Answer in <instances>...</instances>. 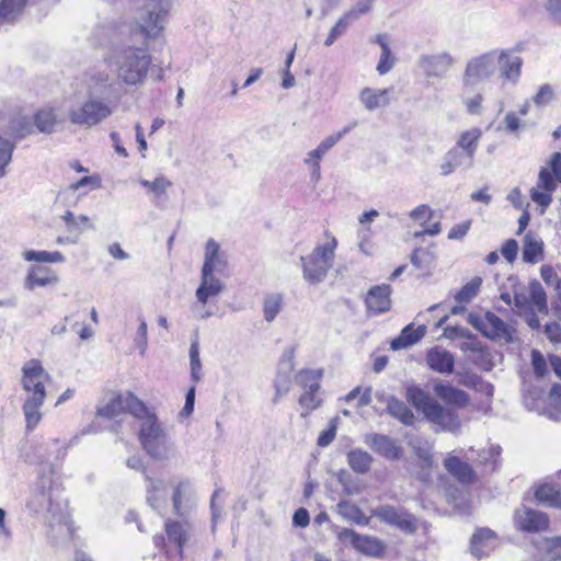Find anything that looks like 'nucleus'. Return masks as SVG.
I'll return each instance as SVG.
<instances>
[{
  "mask_svg": "<svg viewBox=\"0 0 561 561\" xmlns=\"http://www.w3.org/2000/svg\"><path fill=\"white\" fill-rule=\"evenodd\" d=\"M447 160H450L456 168L463 167L470 169L473 165L474 157H469V153L459 147H453L446 152Z\"/></svg>",
  "mask_w": 561,
  "mask_h": 561,
  "instance_id": "nucleus-47",
  "label": "nucleus"
},
{
  "mask_svg": "<svg viewBox=\"0 0 561 561\" xmlns=\"http://www.w3.org/2000/svg\"><path fill=\"white\" fill-rule=\"evenodd\" d=\"M545 8L551 19L561 25V0H546Z\"/></svg>",
  "mask_w": 561,
  "mask_h": 561,
  "instance_id": "nucleus-62",
  "label": "nucleus"
},
{
  "mask_svg": "<svg viewBox=\"0 0 561 561\" xmlns=\"http://www.w3.org/2000/svg\"><path fill=\"white\" fill-rule=\"evenodd\" d=\"M34 125L39 133L51 134L57 125L56 113L51 108H44L34 115Z\"/></svg>",
  "mask_w": 561,
  "mask_h": 561,
  "instance_id": "nucleus-40",
  "label": "nucleus"
},
{
  "mask_svg": "<svg viewBox=\"0 0 561 561\" xmlns=\"http://www.w3.org/2000/svg\"><path fill=\"white\" fill-rule=\"evenodd\" d=\"M321 378V371L312 369H302L297 376V382L305 389L311 391H318L320 388L319 380Z\"/></svg>",
  "mask_w": 561,
  "mask_h": 561,
  "instance_id": "nucleus-42",
  "label": "nucleus"
},
{
  "mask_svg": "<svg viewBox=\"0 0 561 561\" xmlns=\"http://www.w3.org/2000/svg\"><path fill=\"white\" fill-rule=\"evenodd\" d=\"M280 369H284V378H280V376H278L274 381L276 397H280L282 394L288 391L287 383L289 379V374L294 369V350H288L284 353L283 359L280 362Z\"/></svg>",
  "mask_w": 561,
  "mask_h": 561,
  "instance_id": "nucleus-32",
  "label": "nucleus"
},
{
  "mask_svg": "<svg viewBox=\"0 0 561 561\" xmlns=\"http://www.w3.org/2000/svg\"><path fill=\"white\" fill-rule=\"evenodd\" d=\"M531 365L534 368L535 374L538 377H543L547 374V363L542 354L537 351H531Z\"/></svg>",
  "mask_w": 561,
  "mask_h": 561,
  "instance_id": "nucleus-57",
  "label": "nucleus"
},
{
  "mask_svg": "<svg viewBox=\"0 0 561 561\" xmlns=\"http://www.w3.org/2000/svg\"><path fill=\"white\" fill-rule=\"evenodd\" d=\"M434 260V253L424 248H416L411 255V263L413 266L423 271H430Z\"/></svg>",
  "mask_w": 561,
  "mask_h": 561,
  "instance_id": "nucleus-43",
  "label": "nucleus"
},
{
  "mask_svg": "<svg viewBox=\"0 0 561 561\" xmlns=\"http://www.w3.org/2000/svg\"><path fill=\"white\" fill-rule=\"evenodd\" d=\"M140 184L145 187H148L157 196H161L162 194H164L167 188L171 186V182L165 178H157L152 182L148 180H142Z\"/></svg>",
  "mask_w": 561,
  "mask_h": 561,
  "instance_id": "nucleus-55",
  "label": "nucleus"
},
{
  "mask_svg": "<svg viewBox=\"0 0 561 561\" xmlns=\"http://www.w3.org/2000/svg\"><path fill=\"white\" fill-rule=\"evenodd\" d=\"M392 94L393 88H364L360 90L358 99L367 111H376L387 107L391 102Z\"/></svg>",
  "mask_w": 561,
  "mask_h": 561,
  "instance_id": "nucleus-17",
  "label": "nucleus"
},
{
  "mask_svg": "<svg viewBox=\"0 0 561 561\" xmlns=\"http://www.w3.org/2000/svg\"><path fill=\"white\" fill-rule=\"evenodd\" d=\"M522 58L502 51L497 56V67L501 76L507 80L516 81L520 73Z\"/></svg>",
  "mask_w": 561,
  "mask_h": 561,
  "instance_id": "nucleus-28",
  "label": "nucleus"
},
{
  "mask_svg": "<svg viewBox=\"0 0 561 561\" xmlns=\"http://www.w3.org/2000/svg\"><path fill=\"white\" fill-rule=\"evenodd\" d=\"M337 511L345 519L356 524H363L364 515L357 505L348 501H341L337 504Z\"/></svg>",
  "mask_w": 561,
  "mask_h": 561,
  "instance_id": "nucleus-48",
  "label": "nucleus"
},
{
  "mask_svg": "<svg viewBox=\"0 0 561 561\" xmlns=\"http://www.w3.org/2000/svg\"><path fill=\"white\" fill-rule=\"evenodd\" d=\"M517 252H518V243L514 239L506 240L501 248L502 255L510 263H513L516 260Z\"/></svg>",
  "mask_w": 561,
  "mask_h": 561,
  "instance_id": "nucleus-58",
  "label": "nucleus"
},
{
  "mask_svg": "<svg viewBox=\"0 0 561 561\" xmlns=\"http://www.w3.org/2000/svg\"><path fill=\"white\" fill-rule=\"evenodd\" d=\"M481 285L482 278L479 276L473 277L470 282L461 287V289L456 294L455 299L458 302H469L478 295Z\"/></svg>",
  "mask_w": 561,
  "mask_h": 561,
  "instance_id": "nucleus-46",
  "label": "nucleus"
},
{
  "mask_svg": "<svg viewBox=\"0 0 561 561\" xmlns=\"http://www.w3.org/2000/svg\"><path fill=\"white\" fill-rule=\"evenodd\" d=\"M284 306V296L280 293H267L263 298V316L267 322H273Z\"/></svg>",
  "mask_w": 561,
  "mask_h": 561,
  "instance_id": "nucleus-35",
  "label": "nucleus"
},
{
  "mask_svg": "<svg viewBox=\"0 0 561 561\" xmlns=\"http://www.w3.org/2000/svg\"><path fill=\"white\" fill-rule=\"evenodd\" d=\"M210 266V275H215V272L221 273L226 267V262L219 256V244L209 239L206 243L205 260L202 268H206V265Z\"/></svg>",
  "mask_w": 561,
  "mask_h": 561,
  "instance_id": "nucleus-33",
  "label": "nucleus"
},
{
  "mask_svg": "<svg viewBox=\"0 0 561 561\" xmlns=\"http://www.w3.org/2000/svg\"><path fill=\"white\" fill-rule=\"evenodd\" d=\"M548 169L554 174V178L561 183V150L551 154L548 161Z\"/></svg>",
  "mask_w": 561,
  "mask_h": 561,
  "instance_id": "nucleus-64",
  "label": "nucleus"
},
{
  "mask_svg": "<svg viewBox=\"0 0 561 561\" xmlns=\"http://www.w3.org/2000/svg\"><path fill=\"white\" fill-rule=\"evenodd\" d=\"M335 238L324 244L318 245L308 256H300L304 278L310 284L322 282L329 270L333 266L334 251L336 248Z\"/></svg>",
  "mask_w": 561,
  "mask_h": 561,
  "instance_id": "nucleus-6",
  "label": "nucleus"
},
{
  "mask_svg": "<svg viewBox=\"0 0 561 561\" xmlns=\"http://www.w3.org/2000/svg\"><path fill=\"white\" fill-rule=\"evenodd\" d=\"M190 365H191V377L194 382H198L202 379V362L199 359V345L198 341H194L190 347Z\"/></svg>",
  "mask_w": 561,
  "mask_h": 561,
  "instance_id": "nucleus-50",
  "label": "nucleus"
},
{
  "mask_svg": "<svg viewBox=\"0 0 561 561\" xmlns=\"http://www.w3.org/2000/svg\"><path fill=\"white\" fill-rule=\"evenodd\" d=\"M523 261L535 264L543 259V242L540 238L527 233L523 244Z\"/></svg>",
  "mask_w": 561,
  "mask_h": 561,
  "instance_id": "nucleus-27",
  "label": "nucleus"
},
{
  "mask_svg": "<svg viewBox=\"0 0 561 561\" xmlns=\"http://www.w3.org/2000/svg\"><path fill=\"white\" fill-rule=\"evenodd\" d=\"M445 468L462 483H472L476 479L474 471L467 462L458 457H449L445 460Z\"/></svg>",
  "mask_w": 561,
  "mask_h": 561,
  "instance_id": "nucleus-29",
  "label": "nucleus"
},
{
  "mask_svg": "<svg viewBox=\"0 0 561 561\" xmlns=\"http://www.w3.org/2000/svg\"><path fill=\"white\" fill-rule=\"evenodd\" d=\"M172 3L165 0H145L136 13V24L146 38H158L169 21Z\"/></svg>",
  "mask_w": 561,
  "mask_h": 561,
  "instance_id": "nucleus-4",
  "label": "nucleus"
},
{
  "mask_svg": "<svg viewBox=\"0 0 561 561\" xmlns=\"http://www.w3.org/2000/svg\"><path fill=\"white\" fill-rule=\"evenodd\" d=\"M341 539H350L353 547L371 557H381L385 552V545L376 537L364 536L353 529L345 528L340 534Z\"/></svg>",
  "mask_w": 561,
  "mask_h": 561,
  "instance_id": "nucleus-14",
  "label": "nucleus"
},
{
  "mask_svg": "<svg viewBox=\"0 0 561 561\" xmlns=\"http://www.w3.org/2000/svg\"><path fill=\"white\" fill-rule=\"evenodd\" d=\"M356 126L357 121H353L339 133L328 136L319 144V146L314 150L310 151L308 156L319 161L337 141H340L343 138V136L348 134Z\"/></svg>",
  "mask_w": 561,
  "mask_h": 561,
  "instance_id": "nucleus-30",
  "label": "nucleus"
},
{
  "mask_svg": "<svg viewBox=\"0 0 561 561\" xmlns=\"http://www.w3.org/2000/svg\"><path fill=\"white\" fill-rule=\"evenodd\" d=\"M224 290L222 282L215 275H210V266L202 268L201 284L196 290V299L205 306L211 297L218 296Z\"/></svg>",
  "mask_w": 561,
  "mask_h": 561,
  "instance_id": "nucleus-16",
  "label": "nucleus"
},
{
  "mask_svg": "<svg viewBox=\"0 0 561 561\" xmlns=\"http://www.w3.org/2000/svg\"><path fill=\"white\" fill-rule=\"evenodd\" d=\"M407 399L428 421L443 430L451 433H457L460 430L461 424L458 414L454 410L440 405L422 389L417 387L408 388Z\"/></svg>",
  "mask_w": 561,
  "mask_h": 561,
  "instance_id": "nucleus-3",
  "label": "nucleus"
},
{
  "mask_svg": "<svg viewBox=\"0 0 561 561\" xmlns=\"http://www.w3.org/2000/svg\"><path fill=\"white\" fill-rule=\"evenodd\" d=\"M559 181L548 168H541L538 174L537 187L530 190L531 199L543 209L552 203V193L557 190Z\"/></svg>",
  "mask_w": 561,
  "mask_h": 561,
  "instance_id": "nucleus-13",
  "label": "nucleus"
},
{
  "mask_svg": "<svg viewBox=\"0 0 561 561\" xmlns=\"http://www.w3.org/2000/svg\"><path fill=\"white\" fill-rule=\"evenodd\" d=\"M354 21L347 15L345 12L334 24V26L330 30L328 37L324 41L325 46H331L333 43L342 36L350 24H352Z\"/></svg>",
  "mask_w": 561,
  "mask_h": 561,
  "instance_id": "nucleus-49",
  "label": "nucleus"
},
{
  "mask_svg": "<svg viewBox=\"0 0 561 561\" xmlns=\"http://www.w3.org/2000/svg\"><path fill=\"white\" fill-rule=\"evenodd\" d=\"M57 275L48 267L34 265L30 268L25 278V287L33 290L35 287H44L58 283Z\"/></svg>",
  "mask_w": 561,
  "mask_h": 561,
  "instance_id": "nucleus-24",
  "label": "nucleus"
},
{
  "mask_svg": "<svg viewBox=\"0 0 561 561\" xmlns=\"http://www.w3.org/2000/svg\"><path fill=\"white\" fill-rule=\"evenodd\" d=\"M317 391L306 390V392L300 397L299 403L302 408L307 410H314L320 404V400L316 397Z\"/></svg>",
  "mask_w": 561,
  "mask_h": 561,
  "instance_id": "nucleus-63",
  "label": "nucleus"
},
{
  "mask_svg": "<svg viewBox=\"0 0 561 561\" xmlns=\"http://www.w3.org/2000/svg\"><path fill=\"white\" fill-rule=\"evenodd\" d=\"M147 334H148L147 323L144 319H141L138 330H137V336L135 340L141 355L145 354L146 348H147V343H148Z\"/></svg>",
  "mask_w": 561,
  "mask_h": 561,
  "instance_id": "nucleus-60",
  "label": "nucleus"
},
{
  "mask_svg": "<svg viewBox=\"0 0 561 561\" xmlns=\"http://www.w3.org/2000/svg\"><path fill=\"white\" fill-rule=\"evenodd\" d=\"M26 0H1L0 1V22H14L23 12Z\"/></svg>",
  "mask_w": 561,
  "mask_h": 561,
  "instance_id": "nucleus-37",
  "label": "nucleus"
},
{
  "mask_svg": "<svg viewBox=\"0 0 561 561\" xmlns=\"http://www.w3.org/2000/svg\"><path fill=\"white\" fill-rule=\"evenodd\" d=\"M391 287L382 284L371 287L366 296L365 304L369 311L374 313H382L391 308Z\"/></svg>",
  "mask_w": 561,
  "mask_h": 561,
  "instance_id": "nucleus-19",
  "label": "nucleus"
},
{
  "mask_svg": "<svg viewBox=\"0 0 561 561\" xmlns=\"http://www.w3.org/2000/svg\"><path fill=\"white\" fill-rule=\"evenodd\" d=\"M181 520L167 519L164 523L168 541L175 545L179 556L183 557V548L192 535V525L188 517Z\"/></svg>",
  "mask_w": 561,
  "mask_h": 561,
  "instance_id": "nucleus-15",
  "label": "nucleus"
},
{
  "mask_svg": "<svg viewBox=\"0 0 561 561\" xmlns=\"http://www.w3.org/2000/svg\"><path fill=\"white\" fill-rule=\"evenodd\" d=\"M426 363L434 371L450 374L455 367V357L449 351L436 346L427 352Z\"/></svg>",
  "mask_w": 561,
  "mask_h": 561,
  "instance_id": "nucleus-22",
  "label": "nucleus"
},
{
  "mask_svg": "<svg viewBox=\"0 0 561 561\" xmlns=\"http://www.w3.org/2000/svg\"><path fill=\"white\" fill-rule=\"evenodd\" d=\"M167 485L162 479L146 476V500L153 510H160L165 501Z\"/></svg>",
  "mask_w": 561,
  "mask_h": 561,
  "instance_id": "nucleus-26",
  "label": "nucleus"
},
{
  "mask_svg": "<svg viewBox=\"0 0 561 561\" xmlns=\"http://www.w3.org/2000/svg\"><path fill=\"white\" fill-rule=\"evenodd\" d=\"M125 413L124 396L112 394L108 401L98 408V415L106 419H115Z\"/></svg>",
  "mask_w": 561,
  "mask_h": 561,
  "instance_id": "nucleus-39",
  "label": "nucleus"
},
{
  "mask_svg": "<svg viewBox=\"0 0 561 561\" xmlns=\"http://www.w3.org/2000/svg\"><path fill=\"white\" fill-rule=\"evenodd\" d=\"M371 0H358L354 7L346 11L347 15L355 22L360 19V16L370 12L373 8Z\"/></svg>",
  "mask_w": 561,
  "mask_h": 561,
  "instance_id": "nucleus-53",
  "label": "nucleus"
},
{
  "mask_svg": "<svg viewBox=\"0 0 561 561\" xmlns=\"http://www.w3.org/2000/svg\"><path fill=\"white\" fill-rule=\"evenodd\" d=\"M366 444L378 455L389 459L397 460L402 455V448L393 438L382 434H374L366 439Z\"/></svg>",
  "mask_w": 561,
  "mask_h": 561,
  "instance_id": "nucleus-20",
  "label": "nucleus"
},
{
  "mask_svg": "<svg viewBox=\"0 0 561 561\" xmlns=\"http://www.w3.org/2000/svg\"><path fill=\"white\" fill-rule=\"evenodd\" d=\"M433 214L434 213L428 205L422 204L412 209L409 217L412 220L420 222L421 226H425L426 221L432 219Z\"/></svg>",
  "mask_w": 561,
  "mask_h": 561,
  "instance_id": "nucleus-52",
  "label": "nucleus"
},
{
  "mask_svg": "<svg viewBox=\"0 0 561 561\" xmlns=\"http://www.w3.org/2000/svg\"><path fill=\"white\" fill-rule=\"evenodd\" d=\"M34 121L30 117H18L11 123V130L18 138H25L34 133Z\"/></svg>",
  "mask_w": 561,
  "mask_h": 561,
  "instance_id": "nucleus-51",
  "label": "nucleus"
},
{
  "mask_svg": "<svg viewBox=\"0 0 561 561\" xmlns=\"http://www.w3.org/2000/svg\"><path fill=\"white\" fill-rule=\"evenodd\" d=\"M454 62L448 53L425 55L420 59V66L428 77H444Z\"/></svg>",
  "mask_w": 561,
  "mask_h": 561,
  "instance_id": "nucleus-21",
  "label": "nucleus"
},
{
  "mask_svg": "<svg viewBox=\"0 0 561 561\" xmlns=\"http://www.w3.org/2000/svg\"><path fill=\"white\" fill-rule=\"evenodd\" d=\"M171 502L176 516L188 517L195 505L194 489L188 480H181L173 485Z\"/></svg>",
  "mask_w": 561,
  "mask_h": 561,
  "instance_id": "nucleus-12",
  "label": "nucleus"
},
{
  "mask_svg": "<svg viewBox=\"0 0 561 561\" xmlns=\"http://www.w3.org/2000/svg\"><path fill=\"white\" fill-rule=\"evenodd\" d=\"M482 133L479 128L466 130L460 134L455 147L463 149L469 157H474Z\"/></svg>",
  "mask_w": 561,
  "mask_h": 561,
  "instance_id": "nucleus-41",
  "label": "nucleus"
},
{
  "mask_svg": "<svg viewBox=\"0 0 561 561\" xmlns=\"http://www.w3.org/2000/svg\"><path fill=\"white\" fill-rule=\"evenodd\" d=\"M426 334V327L425 325H419L417 328H414V325L411 323L402 329L400 335L391 341V348L402 350L407 348L411 345H414L419 341H421L424 335Z\"/></svg>",
  "mask_w": 561,
  "mask_h": 561,
  "instance_id": "nucleus-25",
  "label": "nucleus"
},
{
  "mask_svg": "<svg viewBox=\"0 0 561 561\" xmlns=\"http://www.w3.org/2000/svg\"><path fill=\"white\" fill-rule=\"evenodd\" d=\"M497 69V56L495 51H490L472 58L466 67L463 84L466 87L476 85L489 79Z\"/></svg>",
  "mask_w": 561,
  "mask_h": 561,
  "instance_id": "nucleus-9",
  "label": "nucleus"
},
{
  "mask_svg": "<svg viewBox=\"0 0 561 561\" xmlns=\"http://www.w3.org/2000/svg\"><path fill=\"white\" fill-rule=\"evenodd\" d=\"M22 387L27 392L22 410L26 423L25 428L27 432H32L42 420L39 409L46 398L44 382L50 377L38 359L27 360L22 367Z\"/></svg>",
  "mask_w": 561,
  "mask_h": 561,
  "instance_id": "nucleus-1",
  "label": "nucleus"
},
{
  "mask_svg": "<svg viewBox=\"0 0 561 561\" xmlns=\"http://www.w3.org/2000/svg\"><path fill=\"white\" fill-rule=\"evenodd\" d=\"M529 304H531L539 313H548L547 294L537 279H533L528 284Z\"/></svg>",
  "mask_w": 561,
  "mask_h": 561,
  "instance_id": "nucleus-38",
  "label": "nucleus"
},
{
  "mask_svg": "<svg viewBox=\"0 0 561 561\" xmlns=\"http://www.w3.org/2000/svg\"><path fill=\"white\" fill-rule=\"evenodd\" d=\"M468 322L479 331L483 336L493 341H513L514 330L505 323L500 317L491 311L470 312Z\"/></svg>",
  "mask_w": 561,
  "mask_h": 561,
  "instance_id": "nucleus-7",
  "label": "nucleus"
},
{
  "mask_svg": "<svg viewBox=\"0 0 561 561\" xmlns=\"http://www.w3.org/2000/svg\"><path fill=\"white\" fill-rule=\"evenodd\" d=\"M514 523L522 531L539 533L549 528L550 520L546 513L523 506L515 511Z\"/></svg>",
  "mask_w": 561,
  "mask_h": 561,
  "instance_id": "nucleus-11",
  "label": "nucleus"
},
{
  "mask_svg": "<svg viewBox=\"0 0 561 561\" xmlns=\"http://www.w3.org/2000/svg\"><path fill=\"white\" fill-rule=\"evenodd\" d=\"M151 56L142 48L127 47L117 56V76L126 84L141 83L148 73Z\"/></svg>",
  "mask_w": 561,
  "mask_h": 561,
  "instance_id": "nucleus-5",
  "label": "nucleus"
},
{
  "mask_svg": "<svg viewBox=\"0 0 561 561\" xmlns=\"http://www.w3.org/2000/svg\"><path fill=\"white\" fill-rule=\"evenodd\" d=\"M435 394L445 403L463 408L469 403V396L461 389L449 383L436 382L433 387Z\"/></svg>",
  "mask_w": 561,
  "mask_h": 561,
  "instance_id": "nucleus-23",
  "label": "nucleus"
},
{
  "mask_svg": "<svg viewBox=\"0 0 561 561\" xmlns=\"http://www.w3.org/2000/svg\"><path fill=\"white\" fill-rule=\"evenodd\" d=\"M15 145L0 136V169L3 170L12 159Z\"/></svg>",
  "mask_w": 561,
  "mask_h": 561,
  "instance_id": "nucleus-54",
  "label": "nucleus"
},
{
  "mask_svg": "<svg viewBox=\"0 0 561 561\" xmlns=\"http://www.w3.org/2000/svg\"><path fill=\"white\" fill-rule=\"evenodd\" d=\"M124 404H125V412H129L134 416L138 419H142V421L148 416L151 415L146 405L133 393H127L124 396Z\"/></svg>",
  "mask_w": 561,
  "mask_h": 561,
  "instance_id": "nucleus-45",
  "label": "nucleus"
},
{
  "mask_svg": "<svg viewBox=\"0 0 561 561\" xmlns=\"http://www.w3.org/2000/svg\"><path fill=\"white\" fill-rule=\"evenodd\" d=\"M536 500L550 507L561 508V489L554 484L543 483L535 492Z\"/></svg>",
  "mask_w": 561,
  "mask_h": 561,
  "instance_id": "nucleus-31",
  "label": "nucleus"
},
{
  "mask_svg": "<svg viewBox=\"0 0 561 561\" xmlns=\"http://www.w3.org/2000/svg\"><path fill=\"white\" fill-rule=\"evenodd\" d=\"M139 440L147 455L158 461L176 456L174 443L156 415H148L140 424Z\"/></svg>",
  "mask_w": 561,
  "mask_h": 561,
  "instance_id": "nucleus-2",
  "label": "nucleus"
},
{
  "mask_svg": "<svg viewBox=\"0 0 561 561\" xmlns=\"http://www.w3.org/2000/svg\"><path fill=\"white\" fill-rule=\"evenodd\" d=\"M348 466L357 473H366L370 470L373 457L363 449H353L347 454Z\"/></svg>",
  "mask_w": 561,
  "mask_h": 561,
  "instance_id": "nucleus-36",
  "label": "nucleus"
},
{
  "mask_svg": "<svg viewBox=\"0 0 561 561\" xmlns=\"http://www.w3.org/2000/svg\"><path fill=\"white\" fill-rule=\"evenodd\" d=\"M552 96L553 91L551 87L549 84H543L533 98V101L537 106H543L552 100Z\"/></svg>",
  "mask_w": 561,
  "mask_h": 561,
  "instance_id": "nucleus-59",
  "label": "nucleus"
},
{
  "mask_svg": "<svg viewBox=\"0 0 561 561\" xmlns=\"http://www.w3.org/2000/svg\"><path fill=\"white\" fill-rule=\"evenodd\" d=\"M444 334L448 339H456V337H465V339H472L473 334L465 327H447L444 330Z\"/></svg>",
  "mask_w": 561,
  "mask_h": 561,
  "instance_id": "nucleus-61",
  "label": "nucleus"
},
{
  "mask_svg": "<svg viewBox=\"0 0 561 561\" xmlns=\"http://www.w3.org/2000/svg\"><path fill=\"white\" fill-rule=\"evenodd\" d=\"M23 257L28 262L36 261L48 263H59L65 260L64 255L59 251L48 252L28 250L23 253Z\"/></svg>",
  "mask_w": 561,
  "mask_h": 561,
  "instance_id": "nucleus-44",
  "label": "nucleus"
},
{
  "mask_svg": "<svg viewBox=\"0 0 561 561\" xmlns=\"http://www.w3.org/2000/svg\"><path fill=\"white\" fill-rule=\"evenodd\" d=\"M374 515L380 522L396 527L405 534H414L417 530V519L403 508L381 505L374 511Z\"/></svg>",
  "mask_w": 561,
  "mask_h": 561,
  "instance_id": "nucleus-10",
  "label": "nucleus"
},
{
  "mask_svg": "<svg viewBox=\"0 0 561 561\" xmlns=\"http://www.w3.org/2000/svg\"><path fill=\"white\" fill-rule=\"evenodd\" d=\"M112 114V110L105 102L90 98L79 106L69 110L68 118L75 125L92 127Z\"/></svg>",
  "mask_w": 561,
  "mask_h": 561,
  "instance_id": "nucleus-8",
  "label": "nucleus"
},
{
  "mask_svg": "<svg viewBox=\"0 0 561 561\" xmlns=\"http://www.w3.org/2000/svg\"><path fill=\"white\" fill-rule=\"evenodd\" d=\"M545 549L553 560H561V536L545 539Z\"/></svg>",
  "mask_w": 561,
  "mask_h": 561,
  "instance_id": "nucleus-56",
  "label": "nucleus"
},
{
  "mask_svg": "<svg viewBox=\"0 0 561 561\" xmlns=\"http://www.w3.org/2000/svg\"><path fill=\"white\" fill-rule=\"evenodd\" d=\"M497 546V538L493 530L490 528L478 529L472 538L470 550L473 557L478 560L489 556V553Z\"/></svg>",
  "mask_w": 561,
  "mask_h": 561,
  "instance_id": "nucleus-18",
  "label": "nucleus"
},
{
  "mask_svg": "<svg viewBox=\"0 0 561 561\" xmlns=\"http://www.w3.org/2000/svg\"><path fill=\"white\" fill-rule=\"evenodd\" d=\"M388 413L398 419L404 425H412L414 422V415L411 409L401 400L390 397L387 402Z\"/></svg>",
  "mask_w": 561,
  "mask_h": 561,
  "instance_id": "nucleus-34",
  "label": "nucleus"
}]
</instances>
